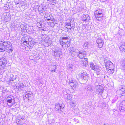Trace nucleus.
Listing matches in <instances>:
<instances>
[{"label": "nucleus", "mask_w": 125, "mask_h": 125, "mask_svg": "<svg viewBox=\"0 0 125 125\" xmlns=\"http://www.w3.org/2000/svg\"><path fill=\"white\" fill-rule=\"evenodd\" d=\"M2 45L8 48L7 50L9 53H11L13 51V48L12 47V44L9 42L0 41V45Z\"/></svg>", "instance_id": "nucleus-1"}, {"label": "nucleus", "mask_w": 125, "mask_h": 125, "mask_svg": "<svg viewBox=\"0 0 125 125\" xmlns=\"http://www.w3.org/2000/svg\"><path fill=\"white\" fill-rule=\"evenodd\" d=\"M103 12L102 10L98 9L94 12V15L95 17L97 20L99 21H102L103 19V17L104 16Z\"/></svg>", "instance_id": "nucleus-2"}, {"label": "nucleus", "mask_w": 125, "mask_h": 125, "mask_svg": "<svg viewBox=\"0 0 125 125\" xmlns=\"http://www.w3.org/2000/svg\"><path fill=\"white\" fill-rule=\"evenodd\" d=\"M90 66L92 69L96 71L97 75L102 74V68L100 67L94 65V63L92 62L90 63Z\"/></svg>", "instance_id": "nucleus-3"}, {"label": "nucleus", "mask_w": 125, "mask_h": 125, "mask_svg": "<svg viewBox=\"0 0 125 125\" xmlns=\"http://www.w3.org/2000/svg\"><path fill=\"white\" fill-rule=\"evenodd\" d=\"M54 52V56L56 59H59L62 55V49L60 48H56Z\"/></svg>", "instance_id": "nucleus-4"}, {"label": "nucleus", "mask_w": 125, "mask_h": 125, "mask_svg": "<svg viewBox=\"0 0 125 125\" xmlns=\"http://www.w3.org/2000/svg\"><path fill=\"white\" fill-rule=\"evenodd\" d=\"M7 63L6 58L3 57L0 58V66L1 67L3 68L4 69H6V65Z\"/></svg>", "instance_id": "nucleus-5"}, {"label": "nucleus", "mask_w": 125, "mask_h": 125, "mask_svg": "<svg viewBox=\"0 0 125 125\" xmlns=\"http://www.w3.org/2000/svg\"><path fill=\"white\" fill-rule=\"evenodd\" d=\"M69 83L70 86L71 87H72V89H71V91L74 90V88L78 87V83L74 80H70Z\"/></svg>", "instance_id": "nucleus-6"}, {"label": "nucleus", "mask_w": 125, "mask_h": 125, "mask_svg": "<svg viewBox=\"0 0 125 125\" xmlns=\"http://www.w3.org/2000/svg\"><path fill=\"white\" fill-rule=\"evenodd\" d=\"M64 108L63 105L59 103L56 104H55V109L56 111L61 112H62L63 109Z\"/></svg>", "instance_id": "nucleus-7"}, {"label": "nucleus", "mask_w": 125, "mask_h": 125, "mask_svg": "<svg viewBox=\"0 0 125 125\" xmlns=\"http://www.w3.org/2000/svg\"><path fill=\"white\" fill-rule=\"evenodd\" d=\"M86 54V52L84 50L78 51L77 52V56L80 59H82L85 57Z\"/></svg>", "instance_id": "nucleus-8"}, {"label": "nucleus", "mask_w": 125, "mask_h": 125, "mask_svg": "<svg viewBox=\"0 0 125 125\" xmlns=\"http://www.w3.org/2000/svg\"><path fill=\"white\" fill-rule=\"evenodd\" d=\"M81 73V78L83 80H85L87 81L88 79V76L86 72L84 71H82Z\"/></svg>", "instance_id": "nucleus-9"}, {"label": "nucleus", "mask_w": 125, "mask_h": 125, "mask_svg": "<svg viewBox=\"0 0 125 125\" xmlns=\"http://www.w3.org/2000/svg\"><path fill=\"white\" fill-rule=\"evenodd\" d=\"M64 35H63L61 38L62 39V40H65V41H64L67 42L66 43L67 45L66 46V47H69L71 44L70 39H69V37H68L67 36L64 37Z\"/></svg>", "instance_id": "nucleus-10"}, {"label": "nucleus", "mask_w": 125, "mask_h": 125, "mask_svg": "<svg viewBox=\"0 0 125 125\" xmlns=\"http://www.w3.org/2000/svg\"><path fill=\"white\" fill-rule=\"evenodd\" d=\"M96 94L98 93H102L104 90V89L103 87L100 85H97L96 87Z\"/></svg>", "instance_id": "nucleus-11"}, {"label": "nucleus", "mask_w": 125, "mask_h": 125, "mask_svg": "<svg viewBox=\"0 0 125 125\" xmlns=\"http://www.w3.org/2000/svg\"><path fill=\"white\" fill-rule=\"evenodd\" d=\"M10 16L9 14L6 13H4L1 16V18L2 20L6 22H8L10 20Z\"/></svg>", "instance_id": "nucleus-12"}, {"label": "nucleus", "mask_w": 125, "mask_h": 125, "mask_svg": "<svg viewBox=\"0 0 125 125\" xmlns=\"http://www.w3.org/2000/svg\"><path fill=\"white\" fill-rule=\"evenodd\" d=\"M119 109L120 111H125V101H123L121 103L119 107Z\"/></svg>", "instance_id": "nucleus-13"}, {"label": "nucleus", "mask_w": 125, "mask_h": 125, "mask_svg": "<svg viewBox=\"0 0 125 125\" xmlns=\"http://www.w3.org/2000/svg\"><path fill=\"white\" fill-rule=\"evenodd\" d=\"M96 42L100 48H101L103 46L104 43L103 41L101 39V38H99L96 41Z\"/></svg>", "instance_id": "nucleus-14"}, {"label": "nucleus", "mask_w": 125, "mask_h": 125, "mask_svg": "<svg viewBox=\"0 0 125 125\" xmlns=\"http://www.w3.org/2000/svg\"><path fill=\"white\" fill-rule=\"evenodd\" d=\"M117 91L120 92L121 94H125V87L124 86H120Z\"/></svg>", "instance_id": "nucleus-15"}, {"label": "nucleus", "mask_w": 125, "mask_h": 125, "mask_svg": "<svg viewBox=\"0 0 125 125\" xmlns=\"http://www.w3.org/2000/svg\"><path fill=\"white\" fill-rule=\"evenodd\" d=\"M90 19V17L88 15H83V16L82 20L83 21H87Z\"/></svg>", "instance_id": "nucleus-16"}, {"label": "nucleus", "mask_w": 125, "mask_h": 125, "mask_svg": "<svg viewBox=\"0 0 125 125\" xmlns=\"http://www.w3.org/2000/svg\"><path fill=\"white\" fill-rule=\"evenodd\" d=\"M93 90L92 87L90 85H88L87 88H85L84 90V93H89L90 92Z\"/></svg>", "instance_id": "nucleus-17"}, {"label": "nucleus", "mask_w": 125, "mask_h": 125, "mask_svg": "<svg viewBox=\"0 0 125 125\" xmlns=\"http://www.w3.org/2000/svg\"><path fill=\"white\" fill-rule=\"evenodd\" d=\"M120 47V50L122 52L125 51V43L122 42L121 43Z\"/></svg>", "instance_id": "nucleus-18"}, {"label": "nucleus", "mask_w": 125, "mask_h": 125, "mask_svg": "<svg viewBox=\"0 0 125 125\" xmlns=\"http://www.w3.org/2000/svg\"><path fill=\"white\" fill-rule=\"evenodd\" d=\"M111 64H112V62L110 61H108L106 62L105 65L107 68L108 69Z\"/></svg>", "instance_id": "nucleus-19"}, {"label": "nucleus", "mask_w": 125, "mask_h": 125, "mask_svg": "<svg viewBox=\"0 0 125 125\" xmlns=\"http://www.w3.org/2000/svg\"><path fill=\"white\" fill-rule=\"evenodd\" d=\"M59 41L60 42V44L62 46L63 48H64V47L65 46L64 45V44H66V43H67V42H65L61 40V39H60V40H59Z\"/></svg>", "instance_id": "nucleus-20"}, {"label": "nucleus", "mask_w": 125, "mask_h": 125, "mask_svg": "<svg viewBox=\"0 0 125 125\" xmlns=\"http://www.w3.org/2000/svg\"><path fill=\"white\" fill-rule=\"evenodd\" d=\"M7 49L5 47L2 45H0V52L5 51Z\"/></svg>", "instance_id": "nucleus-21"}, {"label": "nucleus", "mask_w": 125, "mask_h": 125, "mask_svg": "<svg viewBox=\"0 0 125 125\" xmlns=\"http://www.w3.org/2000/svg\"><path fill=\"white\" fill-rule=\"evenodd\" d=\"M18 87L21 89H22L24 87H25L26 86L22 83H20L18 84Z\"/></svg>", "instance_id": "nucleus-22"}, {"label": "nucleus", "mask_w": 125, "mask_h": 125, "mask_svg": "<svg viewBox=\"0 0 125 125\" xmlns=\"http://www.w3.org/2000/svg\"><path fill=\"white\" fill-rule=\"evenodd\" d=\"M34 45V41H31L28 42V45L32 48V47Z\"/></svg>", "instance_id": "nucleus-23"}, {"label": "nucleus", "mask_w": 125, "mask_h": 125, "mask_svg": "<svg viewBox=\"0 0 125 125\" xmlns=\"http://www.w3.org/2000/svg\"><path fill=\"white\" fill-rule=\"evenodd\" d=\"M47 1H49L50 4L54 5L56 3V0H47Z\"/></svg>", "instance_id": "nucleus-24"}, {"label": "nucleus", "mask_w": 125, "mask_h": 125, "mask_svg": "<svg viewBox=\"0 0 125 125\" xmlns=\"http://www.w3.org/2000/svg\"><path fill=\"white\" fill-rule=\"evenodd\" d=\"M67 21L65 23L66 26H72V24H71V21H70V20L68 21L67 20Z\"/></svg>", "instance_id": "nucleus-25"}, {"label": "nucleus", "mask_w": 125, "mask_h": 125, "mask_svg": "<svg viewBox=\"0 0 125 125\" xmlns=\"http://www.w3.org/2000/svg\"><path fill=\"white\" fill-rule=\"evenodd\" d=\"M21 30H25L26 29V26L25 24H21L20 26Z\"/></svg>", "instance_id": "nucleus-26"}, {"label": "nucleus", "mask_w": 125, "mask_h": 125, "mask_svg": "<svg viewBox=\"0 0 125 125\" xmlns=\"http://www.w3.org/2000/svg\"><path fill=\"white\" fill-rule=\"evenodd\" d=\"M52 44V41L50 40H48V41L45 44L46 46H48L51 45Z\"/></svg>", "instance_id": "nucleus-27"}, {"label": "nucleus", "mask_w": 125, "mask_h": 125, "mask_svg": "<svg viewBox=\"0 0 125 125\" xmlns=\"http://www.w3.org/2000/svg\"><path fill=\"white\" fill-rule=\"evenodd\" d=\"M114 68V66L113 64L112 63V64H111L110 66V67L109 68V70H113Z\"/></svg>", "instance_id": "nucleus-28"}, {"label": "nucleus", "mask_w": 125, "mask_h": 125, "mask_svg": "<svg viewBox=\"0 0 125 125\" xmlns=\"http://www.w3.org/2000/svg\"><path fill=\"white\" fill-rule=\"evenodd\" d=\"M10 77L9 79V80L10 81H13L14 79H15V78L14 77V76L13 75H10Z\"/></svg>", "instance_id": "nucleus-29"}, {"label": "nucleus", "mask_w": 125, "mask_h": 125, "mask_svg": "<svg viewBox=\"0 0 125 125\" xmlns=\"http://www.w3.org/2000/svg\"><path fill=\"white\" fill-rule=\"evenodd\" d=\"M21 30V33L22 34V35H25V33H26L27 31L26 29L25 30Z\"/></svg>", "instance_id": "nucleus-30"}, {"label": "nucleus", "mask_w": 125, "mask_h": 125, "mask_svg": "<svg viewBox=\"0 0 125 125\" xmlns=\"http://www.w3.org/2000/svg\"><path fill=\"white\" fill-rule=\"evenodd\" d=\"M77 53L76 52L74 51H73L72 52L71 55L72 57H74L77 55Z\"/></svg>", "instance_id": "nucleus-31"}, {"label": "nucleus", "mask_w": 125, "mask_h": 125, "mask_svg": "<svg viewBox=\"0 0 125 125\" xmlns=\"http://www.w3.org/2000/svg\"><path fill=\"white\" fill-rule=\"evenodd\" d=\"M32 48L30 47V46L28 45H27L25 47V50L27 51L29 50L30 49H32Z\"/></svg>", "instance_id": "nucleus-32"}, {"label": "nucleus", "mask_w": 125, "mask_h": 125, "mask_svg": "<svg viewBox=\"0 0 125 125\" xmlns=\"http://www.w3.org/2000/svg\"><path fill=\"white\" fill-rule=\"evenodd\" d=\"M88 43L87 42H85L83 45V47L84 48L87 49L88 48Z\"/></svg>", "instance_id": "nucleus-33"}, {"label": "nucleus", "mask_w": 125, "mask_h": 125, "mask_svg": "<svg viewBox=\"0 0 125 125\" xmlns=\"http://www.w3.org/2000/svg\"><path fill=\"white\" fill-rule=\"evenodd\" d=\"M21 119L20 120V119H17L16 121V122L17 124H20L21 125H22V123L21 122Z\"/></svg>", "instance_id": "nucleus-34"}, {"label": "nucleus", "mask_w": 125, "mask_h": 125, "mask_svg": "<svg viewBox=\"0 0 125 125\" xmlns=\"http://www.w3.org/2000/svg\"><path fill=\"white\" fill-rule=\"evenodd\" d=\"M74 23L72 25V26H68V27H66V28L67 29H70L71 30V28H73V27L74 26Z\"/></svg>", "instance_id": "nucleus-35"}, {"label": "nucleus", "mask_w": 125, "mask_h": 125, "mask_svg": "<svg viewBox=\"0 0 125 125\" xmlns=\"http://www.w3.org/2000/svg\"><path fill=\"white\" fill-rule=\"evenodd\" d=\"M73 67V65L71 64H69L67 66L68 69H71Z\"/></svg>", "instance_id": "nucleus-36"}, {"label": "nucleus", "mask_w": 125, "mask_h": 125, "mask_svg": "<svg viewBox=\"0 0 125 125\" xmlns=\"http://www.w3.org/2000/svg\"><path fill=\"white\" fill-rule=\"evenodd\" d=\"M50 40V39H49L48 37H47L44 39V41L46 43L48 41V40Z\"/></svg>", "instance_id": "nucleus-37"}, {"label": "nucleus", "mask_w": 125, "mask_h": 125, "mask_svg": "<svg viewBox=\"0 0 125 125\" xmlns=\"http://www.w3.org/2000/svg\"><path fill=\"white\" fill-rule=\"evenodd\" d=\"M123 65H122V68L123 69L125 70V60H124L123 62Z\"/></svg>", "instance_id": "nucleus-38"}, {"label": "nucleus", "mask_w": 125, "mask_h": 125, "mask_svg": "<svg viewBox=\"0 0 125 125\" xmlns=\"http://www.w3.org/2000/svg\"><path fill=\"white\" fill-rule=\"evenodd\" d=\"M47 9L45 7H42L41 11H46Z\"/></svg>", "instance_id": "nucleus-39"}, {"label": "nucleus", "mask_w": 125, "mask_h": 125, "mask_svg": "<svg viewBox=\"0 0 125 125\" xmlns=\"http://www.w3.org/2000/svg\"><path fill=\"white\" fill-rule=\"evenodd\" d=\"M88 63V61L87 60L85 61V62H83V64L85 66H86V65H87Z\"/></svg>", "instance_id": "nucleus-40"}, {"label": "nucleus", "mask_w": 125, "mask_h": 125, "mask_svg": "<svg viewBox=\"0 0 125 125\" xmlns=\"http://www.w3.org/2000/svg\"><path fill=\"white\" fill-rule=\"evenodd\" d=\"M82 61L83 62L88 60V59L87 58H82Z\"/></svg>", "instance_id": "nucleus-41"}, {"label": "nucleus", "mask_w": 125, "mask_h": 125, "mask_svg": "<svg viewBox=\"0 0 125 125\" xmlns=\"http://www.w3.org/2000/svg\"><path fill=\"white\" fill-rule=\"evenodd\" d=\"M9 6H5L4 7V9L5 10H8L9 9Z\"/></svg>", "instance_id": "nucleus-42"}, {"label": "nucleus", "mask_w": 125, "mask_h": 125, "mask_svg": "<svg viewBox=\"0 0 125 125\" xmlns=\"http://www.w3.org/2000/svg\"><path fill=\"white\" fill-rule=\"evenodd\" d=\"M7 102H8V103H11L12 102V99H10L8 100H7Z\"/></svg>", "instance_id": "nucleus-43"}, {"label": "nucleus", "mask_w": 125, "mask_h": 125, "mask_svg": "<svg viewBox=\"0 0 125 125\" xmlns=\"http://www.w3.org/2000/svg\"><path fill=\"white\" fill-rule=\"evenodd\" d=\"M22 42H23L24 43L26 44L27 43V41L25 40H22Z\"/></svg>", "instance_id": "nucleus-44"}, {"label": "nucleus", "mask_w": 125, "mask_h": 125, "mask_svg": "<svg viewBox=\"0 0 125 125\" xmlns=\"http://www.w3.org/2000/svg\"><path fill=\"white\" fill-rule=\"evenodd\" d=\"M64 45L65 46L64 47V48H64V49H67V47H66V46H67V44H64Z\"/></svg>", "instance_id": "nucleus-45"}, {"label": "nucleus", "mask_w": 125, "mask_h": 125, "mask_svg": "<svg viewBox=\"0 0 125 125\" xmlns=\"http://www.w3.org/2000/svg\"><path fill=\"white\" fill-rule=\"evenodd\" d=\"M27 94H32V93H31V92H30V91L27 92Z\"/></svg>", "instance_id": "nucleus-46"}, {"label": "nucleus", "mask_w": 125, "mask_h": 125, "mask_svg": "<svg viewBox=\"0 0 125 125\" xmlns=\"http://www.w3.org/2000/svg\"><path fill=\"white\" fill-rule=\"evenodd\" d=\"M47 19V20L48 21H49V20H50V18H48V19Z\"/></svg>", "instance_id": "nucleus-47"}, {"label": "nucleus", "mask_w": 125, "mask_h": 125, "mask_svg": "<svg viewBox=\"0 0 125 125\" xmlns=\"http://www.w3.org/2000/svg\"><path fill=\"white\" fill-rule=\"evenodd\" d=\"M95 85H96V86H97V85H99L98 83H97V84H96Z\"/></svg>", "instance_id": "nucleus-48"}, {"label": "nucleus", "mask_w": 125, "mask_h": 125, "mask_svg": "<svg viewBox=\"0 0 125 125\" xmlns=\"http://www.w3.org/2000/svg\"><path fill=\"white\" fill-rule=\"evenodd\" d=\"M63 35H64V34ZM64 35V37H66V36H67V35Z\"/></svg>", "instance_id": "nucleus-49"}, {"label": "nucleus", "mask_w": 125, "mask_h": 125, "mask_svg": "<svg viewBox=\"0 0 125 125\" xmlns=\"http://www.w3.org/2000/svg\"><path fill=\"white\" fill-rule=\"evenodd\" d=\"M53 67L54 68H55L56 67V66L55 65H54Z\"/></svg>", "instance_id": "nucleus-50"}, {"label": "nucleus", "mask_w": 125, "mask_h": 125, "mask_svg": "<svg viewBox=\"0 0 125 125\" xmlns=\"http://www.w3.org/2000/svg\"><path fill=\"white\" fill-rule=\"evenodd\" d=\"M71 92V93H73V92Z\"/></svg>", "instance_id": "nucleus-51"}, {"label": "nucleus", "mask_w": 125, "mask_h": 125, "mask_svg": "<svg viewBox=\"0 0 125 125\" xmlns=\"http://www.w3.org/2000/svg\"><path fill=\"white\" fill-rule=\"evenodd\" d=\"M53 70H54H54H52V71H53Z\"/></svg>", "instance_id": "nucleus-52"}, {"label": "nucleus", "mask_w": 125, "mask_h": 125, "mask_svg": "<svg viewBox=\"0 0 125 125\" xmlns=\"http://www.w3.org/2000/svg\"><path fill=\"white\" fill-rule=\"evenodd\" d=\"M45 16H46V15Z\"/></svg>", "instance_id": "nucleus-53"}, {"label": "nucleus", "mask_w": 125, "mask_h": 125, "mask_svg": "<svg viewBox=\"0 0 125 125\" xmlns=\"http://www.w3.org/2000/svg\"><path fill=\"white\" fill-rule=\"evenodd\" d=\"M49 16H50V15H49Z\"/></svg>", "instance_id": "nucleus-54"}]
</instances>
